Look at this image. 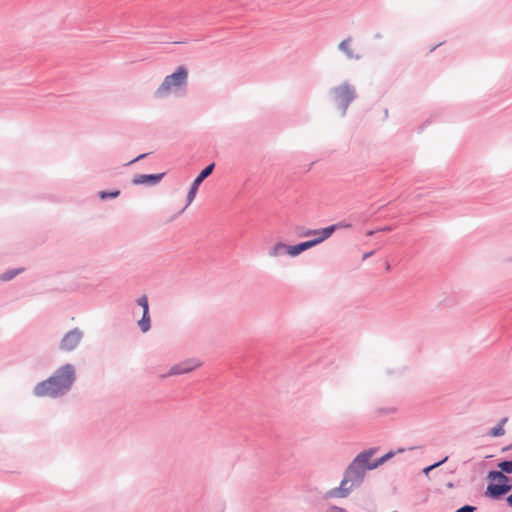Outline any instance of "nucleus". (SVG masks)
<instances>
[{
  "label": "nucleus",
  "mask_w": 512,
  "mask_h": 512,
  "mask_svg": "<svg viewBox=\"0 0 512 512\" xmlns=\"http://www.w3.org/2000/svg\"><path fill=\"white\" fill-rule=\"evenodd\" d=\"M375 453V448H369L357 454L345 469L340 485L328 490L325 498H346L359 488L364 482L367 471L374 470L370 464V458Z\"/></svg>",
  "instance_id": "f257e3e1"
},
{
  "label": "nucleus",
  "mask_w": 512,
  "mask_h": 512,
  "mask_svg": "<svg viewBox=\"0 0 512 512\" xmlns=\"http://www.w3.org/2000/svg\"><path fill=\"white\" fill-rule=\"evenodd\" d=\"M76 368L71 363H66L57 368L47 379L38 382L33 388V395L38 398H61L67 395L75 381Z\"/></svg>",
  "instance_id": "f03ea898"
},
{
  "label": "nucleus",
  "mask_w": 512,
  "mask_h": 512,
  "mask_svg": "<svg viewBox=\"0 0 512 512\" xmlns=\"http://www.w3.org/2000/svg\"><path fill=\"white\" fill-rule=\"evenodd\" d=\"M188 85V70L185 66H178L175 72L167 75L154 92V97L163 99L169 95L181 97L186 93Z\"/></svg>",
  "instance_id": "7ed1b4c3"
},
{
  "label": "nucleus",
  "mask_w": 512,
  "mask_h": 512,
  "mask_svg": "<svg viewBox=\"0 0 512 512\" xmlns=\"http://www.w3.org/2000/svg\"><path fill=\"white\" fill-rule=\"evenodd\" d=\"M486 479L489 481L484 495L490 499L498 500L512 490L510 478L500 470H491Z\"/></svg>",
  "instance_id": "20e7f679"
},
{
  "label": "nucleus",
  "mask_w": 512,
  "mask_h": 512,
  "mask_svg": "<svg viewBox=\"0 0 512 512\" xmlns=\"http://www.w3.org/2000/svg\"><path fill=\"white\" fill-rule=\"evenodd\" d=\"M329 95L344 117L350 104L357 98V91L354 85L348 81L332 87L329 90Z\"/></svg>",
  "instance_id": "39448f33"
},
{
  "label": "nucleus",
  "mask_w": 512,
  "mask_h": 512,
  "mask_svg": "<svg viewBox=\"0 0 512 512\" xmlns=\"http://www.w3.org/2000/svg\"><path fill=\"white\" fill-rule=\"evenodd\" d=\"M84 338V331L75 327L67 331L61 338L58 349L62 352H72L78 348Z\"/></svg>",
  "instance_id": "423d86ee"
},
{
  "label": "nucleus",
  "mask_w": 512,
  "mask_h": 512,
  "mask_svg": "<svg viewBox=\"0 0 512 512\" xmlns=\"http://www.w3.org/2000/svg\"><path fill=\"white\" fill-rule=\"evenodd\" d=\"M319 237H315L314 239L298 243L296 245H292L291 252L295 254V256H298L302 252L324 242L326 239L330 238L333 234L332 228H321Z\"/></svg>",
  "instance_id": "0eeeda50"
},
{
  "label": "nucleus",
  "mask_w": 512,
  "mask_h": 512,
  "mask_svg": "<svg viewBox=\"0 0 512 512\" xmlns=\"http://www.w3.org/2000/svg\"><path fill=\"white\" fill-rule=\"evenodd\" d=\"M214 167V163L209 164L194 179L187 194L186 207H188L194 201L199 185H201V183L213 172Z\"/></svg>",
  "instance_id": "6e6552de"
},
{
  "label": "nucleus",
  "mask_w": 512,
  "mask_h": 512,
  "mask_svg": "<svg viewBox=\"0 0 512 512\" xmlns=\"http://www.w3.org/2000/svg\"><path fill=\"white\" fill-rule=\"evenodd\" d=\"M198 366H200V363L197 360L188 359L181 363L173 365L170 368V370L166 374H164L162 377L166 378V377H170V376L186 374V373L193 371Z\"/></svg>",
  "instance_id": "1a4fd4ad"
},
{
  "label": "nucleus",
  "mask_w": 512,
  "mask_h": 512,
  "mask_svg": "<svg viewBox=\"0 0 512 512\" xmlns=\"http://www.w3.org/2000/svg\"><path fill=\"white\" fill-rule=\"evenodd\" d=\"M165 173L158 174H137L132 179L134 185H157L164 177Z\"/></svg>",
  "instance_id": "9d476101"
},
{
  "label": "nucleus",
  "mask_w": 512,
  "mask_h": 512,
  "mask_svg": "<svg viewBox=\"0 0 512 512\" xmlns=\"http://www.w3.org/2000/svg\"><path fill=\"white\" fill-rule=\"evenodd\" d=\"M292 245H287L283 242H277L268 251L270 257H279L283 254H288L291 257H295V254L291 252Z\"/></svg>",
  "instance_id": "9b49d317"
},
{
  "label": "nucleus",
  "mask_w": 512,
  "mask_h": 512,
  "mask_svg": "<svg viewBox=\"0 0 512 512\" xmlns=\"http://www.w3.org/2000/svg\"><path fill=\"white\" fill-rule=\"evenodd\" d=\"M351 44H352V38L348 37L339 43L338 49L345 54L347 59L359 60L361 58V56L359 54L354 53V50L352 49Z\"/></svg>",
  "instance_id": "f8f14e48"
},
{
  "label": "nucleus",
  "mask_w": 512,
  "mask_h": 512,
  "mask_svg": "<svg viewBox=\"0 0 512 512\" xmlns=\"http://www.w3.org/2000/svg\"><path fill=\"white\" fill-rule=\"evenodd\" d=\"M137 326L142 333H147L151 329V316L149 311H143L142 317L138 320Z\"/></svg>",
  "instance_id": "ddd939ff"
},
{
  "label": "nucleus",
  "mask_w": 512,
  "mask_h": 512,
  "mask_svg": "<svg viewBox=\"0 0 512 512\" xmlns=\"http://www.w3.org/2000/svg\"><path fill=\"white\" fill-rule=\"evenodd\" d=\"M22 271H23V268L9 269V270L5 271L4 273L0 274V280L3 282L10 281L14 277H16L18 274H20Z\"/></svg>",
  "instance_id": "4468645a"
},
{
  "label": "nucleus",
  "mask_w": 512,
  "mask_h": 512,
  "mask_svg": "<svg viewBox=\"0 0 512 512\" xmlns=\"http://www.w3.org/2000/svg\"><path fill=\"white\" fill-rule=\"evenodd\" d=\"M394 455H395V453L393 451H390V452L386 453L385 455H383L382 457L377 458L375 460H372V458H370V464L373 467V469H376L379 466H381L382 464H384L386 461L391 459Z\"/></svg>",
  "instance_id": "2eb2a0df"
},
{
  "label": "nucleus",
  "mask_w": 512,
  "mask_h": 512,
  "mask_svg": "<svg viewBox=\"0 0 512 512\" xmlns=\"http://www.w3.org/2000/svg\"><path fill=\"white\" fill-rule=\"evenodd\" d=\"M507 422V418L501 419L497 426L493 427L490 431V435L493 437H500L505 434V430L503 428L504 424Z\"/></svg>",
  "instance_id": "dca6fc26"
},
{
  "label": "nucleus",
  "mask_w": 512,
  "mask_h": 512,
  "mask_svg": "<svg viewBox=\"0 0 512 512\" xmlns=\"http://www.w3.org/2000/svg\"><path fill=\"white\" fill-rule=\"evenodd\" d=\"M501 472L505 474H512V460H504L497 464Z\"/></svg>",
  "instance_id": "f3484780"
},
{
  "label": "nucleus",
  "mask_w": 512,
  "mask_h": 512,
  "mask_svg": "<svg viewBox=\"0 0 512 512\" xmlns=\"http://www.w3.org/2000/svg\"><path fill=\"white\" fill-rule=\"evenodd\" d=\"M119 195H120V191L119 190H113V191H110V192H107V191H100L99 192V197L102 200L114 199V198H117Z\"/></svg>",
  "instance_id": "a211bd4d"
},
{
  "label": "nucleus",
  "mask_w": 512,
  "mask_h": 512,
  "mask_svg": "<svg viewBox=\"0 0 512 512\" xmlns=\"http://www.w3.org/2000/svg\"><path fill=\"white\" fill-rule=\"evenodd\" d=\"M136 304L142 308L143 311H149V302L147 295H142L136 299Z\"/></svg>",
  "instance_id": "6ab92c4d"
},
{
  "label": "nucleus",
  "mask_w": 512,
  "mask_h": 512,
  "mask_svg": "<svg viewBox=\"0 0 512 512\" xmlns=\"http://www.w3.org/2000/svg\"><path fill=\"white\" fill-rule=\"evenodd\" d=\"M448 457H445L443 458L441 461L439 462H436L426 468L423 469V473L425 475H428L432 470H434L435 468L439 467L440 465H442L443 463H445L447 461Z\"/></svg>",
  "instance_id": "aec40b11"
},
{
  "label": "nucleus",
  "mask_w": 512,
  "mask_h": 512,
  "mask_svg": "<svg viewBox=\"0 0 512 512\" xmlns=\"http://www.w3.org/2000/svg\"><path fill=\"white\" fill-rule=\"evenodd\" d=\"M351 227V224L350 223H347L345 221H341V222H338L336 224H333V225H330V226H327L326 228H332L333 229V233L337 230V229H341V228H350Z\"/></svg>",
  "instance_id": "412c9836"
},
{
  "label": "nucleus",
  "mask_w": 512,
  "mask_h": 512,
  "mask_svg": "<svg viewBox=\"0 0 512 512\" xmlns=\"http://www.w3.org/2000/svg\"><path fill=\"white\" fill-rule=\"evenodd\" d=\"M320 232H321V228L320 229H308V230H305L304 232H302L300 235L303 237H308V236L319 237L321 235Z\"/></svg>",
  "instance_id": "4be33fe9"
},
{
  "label": "nucleus",
  "mask_w": 512,
  "mask_h": 512,
  "mask_svg": "<svg viewBox=\"0 0 512 512\" xmlns=\"http://www.w3.org/2000/svg\"><path fill=\"white\" fill-rule=\"evenodd\" d=\"M476 507L475 506H471V505H464L460 508H458L456 510V512H475L476 511Z\"/></svg>",
  "instance_id": "5701e85b"
},
{
  "label": "nucleus",
  "mask_w": 512,
  "mask_h": 512,
  "mask_svg": "<svg viewBox=\"0 0 512 512\" xmlns=\"http://www.w3.org/2000/svg\"><path fill=\"white\" fill-rule=\"evenodd\" d=\"M325 512H348L347 510H345L344 508L342 507H339V506H335V505H332V506H329Z\"/></svg>",
  "instance_id": "b1692460"
},
{
  "label": "nucleus",
  "mask_w": 512,
  "mask_h": 512,
  "mask_svg": "<svg viewBox=\"0 0 512 512\" xmlns=\"http://www.w3.org/2000/svg\"><path fill=\"white\" fill-rule=\"evenodd\" d=\"M147 155H148L147 153L141 154V155L137 156L135 159L131 160L128 164H133V163L145 158Z\"/></svg>",
  "instance_id": "393cba45"
},
{
  "label": "nucleus",
  "mask_w": 512,
  "mask_h": 512,
  "mask_svg": "<svg viewBox=\"0 0 512 512\" xmlns=\"http://www.w3.org/2000/svg\"><path fill=\"white\" fill-rule=\"evenodd\" d=\"M506 502L512 508V493L506 498Z\"/></svg>",
  "instance_id": "a878e982"
},
{
  "label": "nucleus",
  "mask_w": 512,
  "mask_h": 512,
  "mask_svg": "<svg viewBox=\"0 0 512 512\" xmlns=\"http://www.w3.org/2000/svg\"><path fill=\"white\" fill-rule=\"evenodd\" d=\"M373 254H374V252H373V251L365 253V254L363 255V260H366L367 258H369L370 256H372Z\"/></svg>",
  "instance_id": "bb28decb"
},
{
  "label": "nucleus",
  "mask_w": 512,
  "mask_h": 512,
  "mask_svg": "<svg viewBox=\"0 0 512 512\" xmlns=\"http://www.w3.org/2000/svg\"><path fill=\"white\" fill-rule=\"evenodd\" d=\"M392 229L393 228L391 226H386V227L379 229L378 231H391Z\"/></svg>",
  "instance_id": "cd10ccee"
},
{
  "label": "nucleus",
  "mask_w": 512,
  "mask_h": 512,
  "mask_svg": "<svg viewBox=\"0 0 512 512\" xmlns=\"http://www.w3.org/2000/svg\"><path fill=\"white\" fill-rule=\"evenodd\" d=\"M375 233H376V231H375V230H369V231L367 232V236H372V235H374Z\"/></svg>",
  "instance_id": "c85d7f7f"
},
{
  "label": "nucleus",
  "mask_w": 512,
  "mask_h": 512,
  "mask_svg": "<svg viewBox=\"0 0 512 512\" xmlns=\"http://www.w3.org/2000/svg\"><path fill=\"white\" fill-rule=\"evenodd\" d=\"M386 413H391V412H394V409H388V410H385Z\"/></svg>",
  "instance_id": "c756f323"
}]
</instances>
